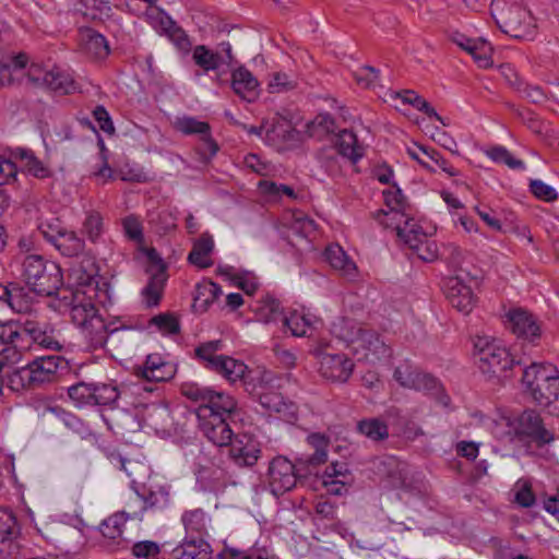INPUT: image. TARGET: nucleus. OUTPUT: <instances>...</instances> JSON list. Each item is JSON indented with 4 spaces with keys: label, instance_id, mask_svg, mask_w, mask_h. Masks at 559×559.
<instances>
[{
    "label": "nucleus",
    "instance_id": "nucleus-1",
    "mask_svg": "<svg viewBox=\"0 0 559 559\" xmlns=\"http://www.w3.org/2000/svg\"><path fill=\"white\" fill-rule=\"evenodd\" d=\"M185 395L197 402L195 414L204 437L217 447H227L235 436L227 419L237 411L236 400L209 388L190 386Z\"/></svg>",
    "mask_w": 559,
    "mask_h": 559
},
{
    "label": "nucleus",
    "instance_id": "nucleus-2",
    "mask_svg": "<svg viewBox=\"0 0 559 559\" xmlns=\"http://www.w3.org/2000/svg\"><path fill=\"white\" fill-rule=\"evenodd\" d=\"M96 286L90 280L71 290H66L62 299L69 307L72 322L93 348L103 347L108 337V330L103 317L94 304Z\"/></svg>",
    "mask_w": 559,
    "mask_h": 559
},
{
    "label": "nucleus",
    "instance_id": "nucleus-3",
    "mask_svg": "<svg viewBox=\"0 0 559 559\" xmlns=\"http://www.w3.org/2000/svg\"><path fill=\"white\" fill-rule=\"evenodd\" d=\"M493 433L499 439L516 440L523 444L534 443L538 448L555 439L554 433L544 426L540 415L532 409L514 417H502L496 421Z\"/></svg>",
    "mask_w": 559,
    "mask_h": 559
},
{
    "label": "nucleus",
    "instance_id": "nucleus-4",
    "mask_svg": "<svg viewBox=\"0 0 559 559\" xmlns=\"http://www.w3.org/2000/svg\"><path fill=\"white\" fill-rule=\"evenodd\" d=\"M333 333L348 343L356 355L370 362L388 358L390 346L373 330L365 329L360 323L349 319H341L333 324Z\"/></svg>",
    "mask_w": 559,
    "mask_h": 559
},
{
    "label": "nucleus",
    "instance_id": "nucleus-5",
    "mask_svg": "<svg viewBox=\"0 0 559 559\" xmlns=\"http://www.w3.org/2000/svg\"><path fill=\"white\" fill-rule=\"evenodd\" d=\"M490 12L503 33L518 39L534 38L536 33L534 17L521 3L507 0H492Z\"/></svg>",
    "mask_w": 559,
    "mask_h": 559
},
{
    "label": "nucleus",
    "instance_id": "nucleus-6",
    "mask_svg": "<svg viewBox=\"0 0 559 559\" xmlns=\"http://www.w3.org/2000/svg\"><path fill=\"white\" fill-rule=\"evenodd\" d=\"M22 276L28 288L39 296H51L60 287L62 275L57 264L38 254L27 255L22 263Z\"/></svg>",
    "mask_w": 559,
    "mask_h": 559
},
{
    "label": "nucleus",
    "instance_id": "nucleus-7",
    "mask_svg": "<svg viewBox=\"0 0 559 559\" xmlns=\"http://www.w3.org/2000/svg\"><path fill=\"white\" fill-rule=\"evenodd\" d=\"M522 382L542 406L549 405L559 396V372L551 364H531L523 370Z\"/></svg>",
    "mask_w": 559,
    "mask_h": 559
},
{
    "label": "nucleus",
    "instance_id": "nucleus-8",
    "mask_svg": "<svg viewBox=\"0 0 559 559\" xmlns=\"http://www.w3.org/2000/svg\"><path fill=\"white\" fill-rule=\"evenodd\" d=\"M479 369L489 376L508 378V371L514 364L509 350L497 341L479 337L475 343Z\"/></svg>",
    "mask_w": 559,
    "mask_h": 559
},
{
    "label": "nucleus",
    "instance_id": "nucleus-9",
    "mask_svg": "<svg viewBox=\"0 0 559 559\" xmlns=\"http://www.w3.org/2000/svg\"><path fill=\"white\" fill-rule=\"evenodd\" d=\"M150 265L146 269L148 282L142 290L143 302L146 307H156L164 293L167 282L166 265L155 250L147 253Z\"/></svg>",
    "mask_w": 559,
    "mask_h": 559
},
{
    "label": "nucleus",
    "instance_id": "nucleus-10",
    "mask_svg": "<svg viewBox=\"0 0 559 559\" xmlns=\"http://www.w3.org/2000/svg\"><path fill=\"white\" fill-rule=\"evenodd\" d=\"M316 356L319 362V372L323 378L333 382H346L352 376L354 362L346 354L318 349Z\"/></svg>",
    "mask_w": 559,
    "mask_h": 559
},
{
    "label": "nucleus",
    "instance_id": "nucleus-11",
    "mask_svg": "<svg viewBox=\"0 0 559 559\" xmlns=\"http://www.w3.org/2000/svg\"><path fill=\"white\" fill-rule=\"evenodd\" d=\"M297 483L295 465L284 456L274 457L269 466V486L274 496L292 490Z\"/></svg>",
    "mask_w": 559,
    "mask_h": 559
},
{
    "label": "nucleus",
    "instance_id": "nucleus-12",
    "mask_svg": "<svg viewBox=\"0 0 559 559\" xmlns=\"http://www.w3.org/2000/svg\"><path fill=\"white\" fill-rule=\"evenodd\" d=\"M227 445L229 457L241 467L255 465L261 456L260 442L248 433L235 435Z\"/></svg>",
    "mask_w": 559,
    "mask_h": 559
},
{
    "label": "nucleus",
    "instance_id": "nucleus-13",
    "mask_svg": "<svg viewBox=\"0 0 559 559\" xmlns=\"http://www.w3.org/2000/svg\"><path fill=\"white\" fill-rule=\"evenodd\" d=\"M445 295L451 306L464 314L471 313L476 305V296L462 274H456L447 280Z\"/></svg>",
    "mask_w": 559,
    "mask_h": 559
},
{
    "label": "nucleus",
    "instance_id": "nucleus-14",
    "mask_svg": "<svg viewBox=\"0 0 559 559\" xmlns=\"http://www.w3.org/2000/svg\"><path fill=\"white\" fill-rule=\"evenodd\" d=\"M371 471L380 479L386 480L391 487L406 486V465L393 455H382L371 461Z\"/></svg>",
    "mask_w": 559,
    "mask_h": 559
},
{
    "label": "nucleus",
    "instance_id": "nucleus-15",
    "mask_svg": "<svg viewBox=\"0 0 559 559\" xmlns=\"http://www.w3.org/2000/svg\"><path fill=\"white\" fill-rule=\"evenodd\" d=\"M128 503H132L135 510H141L142 515L147 510H163L169 504V489L163 485L143 486L141 489L135 488V497L130 499Z\"/></svg>",
    "mask_w": 559,
    "mask_h": 559
},
{
    "label": "nucleus",
    "instance_id": "nucleus-16",
    "mask_svg": "<svg viewBox=\"0 0 559 559\" xmlns=\"http://www.w3.org/2000/svg\"><path fill=\"white\" fill-rule=\"evenodd\" d=\"M396 234L411 249L416 251L420 260L432 262L438 258V247L436 242L428 240L423 233L416 231L414 225L408 226L407 221L405 222V226L396 225Z\"/></svg>",
    "mask_w": 559,
    "mask_h": 559
},
{
    "label": "nucleus",
    "instance_id": "nucleus-17",
    "mask_svg": "<svg viewBox=\"0 0 559 559\" xmlns=\"http://www.w3.org/2000/svg\"><path fill=\"white\" fill-rule=\"evenodd\" d=\"M394 379L402 386L416 391H432L438 386V381L433 377L419 371L407 361L395 368Z\"/></svg>",
    "mask_w": 559,
    "mask_h": 559
},
{
    "label": "nucleus",
    "instance_id": "nucleus-18",
    "mask_svg": "<svg viewBox=\"0 0 559 559\" xmlns=\"http://www.w3.org/2000/svg\"><path fill=\"white\" fill-rule=\"evenodd\" d=\"M384 202L390 211H379L376 215L377 221L383 225L385 228H394L396 230V225H401V222L404 223L407 221L409 223V218L403 213L404 209V197L400 189H388L383 191Z\"/></svg>",
    "mask_w": 559,
    "mask_h": 559
},
{
    "label": "nucleus",
    "instance_id": "nucleus-19",
    "mask_svg": "<svg viewBox=\"0 0 559 559\" xmlns=\"http://www.w3.org/2000/svg\"><path fill=\"white\" fill-rule=\"evenodd\" d=\"M295 140L296 130L288 118L276 114L271 121H267L264 138L266 144L283 150Z\"/></svg>",
    "mask_w": 559,
    "mask_h": 559
},
{
    "label": "nucleus",
    "instance_id": "nucleus-20",
    "mask_svg": "<svg viewBox=\"0 0 559 559\" xmlns=\"http://www.w3.org/2000/svg\"><path fill=\"white\" fill-rule=\"evenodd\" d=\"M176 368L165 361L158 354L146 357L143 367L136 370V376L146 382H166L174 378Z\"/></svg>",
    "mask_w": 559,
    "mask_h": 559
},
{
    "label": "nucleus",
    "instance_id": "nucleus-21",
    "mask_svg": "<svg viewBox=\"0 0 559 559\" xmlns=\"http://www.w3.org/2000/svg\"><path fill=\"white\" fill-rule=\"evenodd\" d=\"M63 359L57 355L41 356L28 362L36 388L57 379Z\"/></svg>",
    "mask_w": 559,
    "mask_h": 559
},
{
    "label": "nucleus",
    "instance_id": "nucleus-22",
    "mask_svg": "<svg viewBox=\"0 0 559 559\" xmlns=\"http://www.w3.org/2000/svg\"><path fill=\"white\" fill-rule=\"evenodd\" d=\"M0 344L11 345L3 348L2 354L7 358L16 360L19 358V349L27 347L23 342V325L15 321H0Z\"/></svg>",
    "mask_w": 559,
    "mask_h": 559
},
{
    "label": "nucleus",
    "instance_id": "nucleus-23",
    "mask_svg": "<svg viewBox=\"0 0 559 559\" xmlns=\"http://www.w3.org/2000/svg\"><path fill=\"white\" fill-rule=\"evenodd\" d=\"M510 329L519 337L534 342L540 336V326L534 316L523 309H514L507 314Z\"/></svg>",
    "mask_w": 559,
    "mask_h": 559
},
{
    "label": "nucleus",
    "instance_id": "nucleus-24",
    "mask_svg": "<svg viewBox=\"0 0 559 559\" xmlns=\"http://www.w3.org/2000/svg\"><path fill=\"white\" fill-rule=\"evenodd\" d=\"M231 88L236 95L246 102H254L260 92L258 79L243 66L231 72Z\"/></svg>",
    "mask_w": 559,
    "mask_h": 559
},
{
    "label": "nucleus",
    "instance_id": "nucleus-25",
    "mask_svg": "<svg viewBox=\"0 0 559 559\" xmlns=\"http://www.w3.org/2000/svg\"><path fill=\"white\" fill-rule=\"evenodd\" d=\"M134 519L141 520L142 511L135 510L132 503H127L123 511L116 512L102 522L100 533L105 538L116 540L122 536L126 522Z\"/></svg>",
    "mask_w": 559,
    "mask_h": 559
},
{
    "label": "nucleus",
    "instance_id": "nucleus-26",
    "mask_svg": "<svg viewBox=\"0 0 559 559\" xmlns=\"http://www.w3.org/2000/svg\"><path fill=\"white\" fill-rule=\"evenodd\" d=\"M273 376L271 372H263L259 384L254 385L251 392L258 396L260 404L266 411L282 413L286 409L287 404L280 393L270 391L266 388V384L271 382Z\"/></svg>",
    "mask_w": 559,
    "mask_h": 559
},
{
    "label": "nucleus",
    "instance_id": "nucleus-27",
    "mask_svg": "<svg viewBox=\"0 0 559 559\" xmlns=\"http://www.w3.org/2000/svg\"><path fill=\"white\" fill-rule=\"evenodd\" d=\"M325 260L342 276L353 280L357 275L355 262L346 254L343 248L333 243L326 247L324 251Z\"/></svg>",
    "mask_w": 559,
    "mask_h": 559
},
{
    "label": "nucleus",
    "instance_id": "nucleus-28",
    "mask_svg": "<svg viewBox=\"0 0 559 559\" xmlns=\"http://www.w3.org/2000/svg\"><path fill=\"white\" fill-rule=\"evenodd\" d=\"M171 555L175 559H211L212 550L204 539L186 537L173 549Z\"/></svg>",
    "mask_w": 559,
    "mask_h": 559
},
{
    "label": "nucleus",
    "instance_id": "nucleus-29",
    "mask_svg": "<svg viewBox=\"0 0 559 559\" xmlns=\"http://www.w3.org/2000/svg\"><path fill=\"white\" fill-rule=\"evenodd\" d=\"M80 43L83 51L94 59H104L109 55L106 38L93 28L80 31Z\"/></svg>",
    "mask_w": 559,
    "mask_h": 559
},
{
    "label": "nucleus",
    "instance_id": "nucleus-30",
    "mask_svg": "<svg viewBox=\"0 0 559 559\" xmlns=\"http://www.w3.org/2000/svg\"><path fill=\"white\" fill-rule=\"evenodd\" d=\"M28 338L34 344L47 349H60L62 346L52 331L43 329L39 323L26 321L23 324V342Z\"/></svg>",
    "mask_w": 559,
    "mask_h": 559
},
{
    "label": "nucleus",
    "instance_id": "nucleus-31",
    "mask_svg": "<svg viewBox=\"0 0 559 559\" xmlns=\"http://www.w3.org/2000/svg\"><path fill=\"white\" fill-rule=\"evenodd\" d=\"M213 371L224 377L230 383L243 381L247 385V390L250 391L248 388L249 383L247 382L248 367L243 361L224 355V357L216 362Z\"/></svg>",
    "mask_w": 559,
    "mask_h": 559
},
{
    "label": "nucleus",
    "instance_id": "nucleus-32",
    "mask_svg": "<svg viewBox=\"0 0 559 559\" xmlns=\"http://www.w3.org/2000/svg\"><path fill=\"white\" fill-rule=\"evenodd\" d=\"M214 249V240L209 234H203L197 239L188 255V261L199 267L206 269L213 265L212 252Z\"/></svg>",
    "mask_w": 559,
    "mask_h": 559
},
{
    "label": "nucleus",
    "instance_id": "nucleus-33",
    "mask_svg": "<svg viewBox=\"0 0 559 559\" xmlns=\"http://www.w3.org/2000/svg\"><path fill=\"white\" fill-rule=\"evenodd\" d=\"M159 26L163 33L170 39L179 51L183 53L190 52L192 43L189 36L169 16L160 15Z\"/></svg>",
    "mask_w": 559,
    "mask_h": 559
},
{
    "label": "nucleus",
    "instance_id": "nucleus-34",
    "mask_svg": "<svg viewBox=\"0 0 559 559\" xmlns=\"http://www.w3.org/2000/svg\"><path fill=\"white\" fill-rule=\"evenodd\" d=\"M53 246L62 255L78 257L85 250V240L66 227Z\"/></svg>",
    "mask_w": 559,
    "mask_h": 559
},
{
    "label": "nucleus",
    "instance_id": "nucleus-35",
    "mask_svg": "<svg viewBox=\"0 0 559 559\" xmlns=\"http://www.w3.org/2000/svg\"><path fill=\"white\" fill-rule=\"evenodd\" d=\"M284 326H286L293 336H307L309 331L316 329L317 319L299 311H292L288 316L282 318Z\"/></svg>",
    "mask_w": 559,
    "mask_h": 559
},
{
    "label": "nucleus",
    "instance_id": "nucleus-36",
    "mask_svg": "<svg viewBox=\"0 0 559 559\" xmlns=\"http://www.w3.org/2000/svg\"><path fill=\"white\" fill-rule=\"evenodd\" d=\"M104 233L105 224L102 214L95 210L87 211L82 223V234L90 242L99 243Z\"/></svg>",
    "mask_w": 559,
    "mask_h": 559
},
{
    "label": "nucleus",
    "instance_id": "nucleus-37",
    "mask_svg": "<svg viewBox=\"0 0 559 559\" xmlns=\"http://www.w3.org/2000/svg\"><path fill=\"white\" fill-rule=\"evenodd\" d=\"M192 59L204 72L214 71L226 62L218 52L211 50L205 45H198L193 48Z\"/></svg>",
    "mask_w": 559,
    "mask_h": 559
},
{
    "label": "nucleus",
    "instance_id": "nucleus-38",
    "mask_svg": "<svg viewBox=\"0 0 559 559\" xmlns=\"http://www.w3.org/2000/svg\"><path fill=\"white\" fill-rule=\"evenodd\" d=\"M13 156L20 163V166L33 176L41 179L50 176V170L34 156L33 152L17 148L14 151Z\"/></svg>",
    "mask_w": 559,
    "mask_h": 559
},
{
    "label": "nucleus",
    "instance_id": "nucleus-39",
    "mask_svg": "<svg viewBox=\"0 0 559 559\" xmlns=\"http://www.w3.org/2000/svg\"><path fill=\"white\" fill-rule=\"evenodd\" d=\"M336 146L343 156L357 162L364 154V150L357 143V136L353 131L342 130L337 135Z\"/></svg>",
    "mask_w": 559,
    "mask_h": 559
},
{
    "label": "nucleus",
    "instance_id": "nucleus-40",
    "mask_svg": "<svg viewBox=\"0 0 559 559\" xmlns=\"http://www.w3.org/2000/svg\"><path fill=\"white\" fill-rule=\"evenodd\" d=\"M307 442L313 449V453L306 457L305 462L313 466L325 463L330 439L322 433H311L308 436Z\"/></svg>",
    "mask_w": 559,
    "mask_h": 559
},
{
    "label": "nucleus",
    "instance_id": "nucleus-41",
    "mask_svg": "<svg viewBox=\"0 0 559 559\" xmlns=\"http://www.w3.org/2000/svg\"><path fill=\"white\" fill-rule=\"evenodd\" d=\"M7 386L13 392L36 388L28 364L13 369L7 374Z\"/></svg>",
    "mask_w": 559,
    "mask_h": 559
},
{
    "label": "nucleus",
    "instance_id": "nucleus-42",
    "mask_svg": "<svg viewBox=\"0 0 559 559\" xmlns=\"http://www.w3.org/2000/svg\"><path fill=\"white\" fill-rule=\"evenodd\" d=\"M112 463L115 465H119L120 468L126 472L128 477L131 478V483H132V486L134 489H135V485L141 484V481L150 473L148 466L140 461L126 460L121 456H117V457H112Z\"/></svg>",
    "mask_w": 559,
    "mask_h": 559
},
{
    "label": "nucleus",
    "instance_id": "nucleus-43",
    "mask_svg": "<svg viewBox=\"0 0 559 559\" xmlns=\"http://www.w3.org/2000/svg\"><path fill=\"white\" fill-rule=\"evenodd\" d=\"M298 86V79L295 75L283 71H275L269 75L267 91L272 94L290 92Z\"/></svg>",
    "mask_w": 559,
    "mask_h": 559
},
{
    "label": "nucleus",
    "instance_id": "nucleus-44",
    "mask_svg": "<svg viewBox=\"0 0 559 559\" xmlns=\"http://www.w3.org/2000/svg\"><path fill=\"white\" fill-rule=\"evenodd\" d=\"M24 288L17 285L5 286L0 284V301H5L16 312L26 311L28 306L24 301Z\"/></svg>",
    "mask_w": 559,
    "mask_h": 559
},
{
    "label": "nucleus",
    "instance_id": "nucleus-45",
    "mask_svg": "<svg viewBox=\"0 0 559 559\" xmlns=\"http://www.w3.org/2000/svg\"><path fill=\"white\" fill-rule=\"evenodd\" d=\"M357 430L373 441L384 440L389 437L388 425L379 418H367L358 421Z\"/></svg>",
    "mask_w": 559,
    "mask_h": 559
},
{
    "label": "nucleus",
    "instance_id": "nucleus-46",
    "mask_svg": "<svg viewBox=\"0 0 559 559\" xmlns=\"http://www.w3.org/2000/svg\"><path fill=\"white\" fill-rule=\"evenodd\" d=\"M222 294L221 287L211 281H203L195 287L194 304L206 309Z\"/></svg>",
    "mask_w": 559,
    "mask_h": 559
},
{
    "label": "nucleus",
    "instance_id": "nucleus-47",
    "mask_svg": "<svg viewBox=\"0 0 559 559\" xmlns=\"http://www.w3.org/2000/svg\"><path fill=\"white\" fill-rule=\"evenodd\" d=\"M50 74L51 76L47 87L51 88L52 91L69 94L76 88L73 78L66 70L59 67H52L50 69Z\"/></svg>",
    "mask_w": 559,
    "mask_h": 559
},
{
    "label": "nucleus",
    "instance_id": "nucleus-48",
    "mask_svg": "<svg viewBox=\"0 0 559 559\" xmlns=\"http://www.w3.org/2000/svg\"><path fill=\"white\" fill-rule=\"evenodd\" d=\"M174 128L186 135L191 134H205L211 131V127L205 121H200L194 117L183 116L178 117L174 121Z\"/></svg>",
    "mask_w": 559,
    "mask_h": 559
},
{
    "label": "nucleus",
    "instance_id": "nucleus-49",
    "mask_svg": "<svg viewBox=\"0 0 559 559\" xmlns=\"http://www.w3.org/2000/svg\"><path fill=\"white\" fill-rule=\"evenodd\" d=\"M221 348V341H210L198 346L195 355L204 362L205 368L213 370L216 362L224 357V355H217Z\"/></svg>",
    "mask_w": 559,
    "mask_h": 559
},
{
    "label": "nucleus",
    "instance_id": "nucleus-50",
    "mask_svg": "<svg viewBox=\"0 0 559 559\" xmlns=\"http://www.w3.org/2000/svg\"><path fill=\"white\" fill-rule=\"evenodd\" d=\"M94 405H112L120 396L119 389L114 383L93 384Z\"/></svg>",
    "mask_w": 559,
    "mask_h": 559
},
{
    "label": "nucleus",
    "instance_id": "nucleus-51",
    "mask_svg": "<svg viewBox=\"0 0 559 559\" xmlns=\"http://www.w3.org/2000/svg\"><path fill=\"white\" fill-rule=\"evenodd\" d=\"M93 384L79 382L68 389V395L79 407L94 405Z\"/></svg>",
    "mask_w": 559,
    "mask_h": 559
},
{
    "label": "nucleus",
    "instance_id": "nucleus-52",
    "mask_svg": "<svg viewBox=\"0 0 559 559\" xmlns=\"http://www.w3.org/2000/svg\"><path fill=\"white\" fill-rule=\"evenodd\" d=\"M19 534V526L13 512L9 509H0V543L11 540Z\"/></svg>",
    "mask_w": 559,
    "mask_h": 559
},
{
    "label": "nucleus",
    "instance_id": "nucleus-53",
    "mask_svg": "<svg viewBox=\"0 0 559 559\" xmlns=\"http://www.w3.org/2000/svg\"><path fill=\"white\" fill-rule=\"evenodd\" d=\"M307 131L311 136H323L335 131V121L329 114H319L307 124Z\"/></svg>",
    "mask_w": 559,
    "mask_h": 559
},
{
    "label": "nucleus",
    "instance_id": "nucleus-54",
    "mask_svg": "<svg viewBox=\"0 0 559 559\" xmlns=\"http://www.w3.org/2000/svg\"><path fill=\"white\" fill-rule=\"evenodd\" d=\"M479 68L492 66V47L486 40H477L468 52Z\"/></svg>",
    "mask_w": 559,
    "mask_h": 559
},
{
    "label": "nucleus",
    "instance_id": "nucleus-55",
    "mask_svg": "<svg viewBox=\"0 0 559 559\" xmlns=\"http://www.w3.org/2000/svg\"><path fill=\"white\" fill-rule=\"evenodd\" d=\"M487 156L496 163L504 164L511 169H523L524 163L516 159L503 146H495L487 151Z\"/></svg>",
    "mask_w": 559,
    "mask_h": 559
},
{
    "label": "nucleus",
    "instance_id": "nucleus-56",
    "mask_svg": "<svg viewBox=\"0 0 559 559\" xmlns=\"http://www.w3.org/2000/svg\"><path fill=\"white\" fill-rule=\"evenodd\" d=\"M160 550V545L156 542L141 540L133 544L131 554L138 559H156Z\"/></svg>",
    "mask_w": 559,
    "mask_h": 559
},
{
    "label": "nucleus",
    "instance_id": "nucleus-57",
    "mask_svg": "<svg viewBox=\"0 0 559 559\" xmlns=\"http://www.w3.org/2000/svg\"><path fill=\"white\" fill-rule=\"evenodd\" d=\"M64 228L66 226L61 223V221L55 217L50 219H44L38 225V230L40 234L48 242L52 245L57 241Z\"/></svg>",
    "mask_w": 559,
    "mask_h": 559
},
{
    "label": "nucleus",
    "instance_id": "nucleus-58",
    "mask_svg": "<svg viewBox=\"0 0 559 559\" xmlns=\"http://www.w3.org/2000/svg\"><path fill=\"white\" fill-rule=\"evenodd\" d=\"M169 418V409L160 404H152L146 407L144 419L147 425L158 428L163 426Z\"/></svg>",
    "mask_w": 559,
    "mask_h": 559
},
{
    "label": "nucleus",
    "instance_id": "nucleus-59",
    "mask_svg": "<svg viewBox=\"0 0 559 559\" xmlns=\"http://www.w3.org/2000/svg\"><path fill=\"white\" fill-rule=\"evenodd\" d=\"M151 323L164 334H177L180 330L178 319L170 313H160L151 319Z\"/></svg>",
    "mask_w": 559,
    "mask_h": 559
},
{
    "label": "nucleus",
    "instance_id": "nucleus-60",
    "mask_svg": "<svg viewBox=\"0 0 559 559\" xmlns=\"http://www.w3.org/2000/svg\"><path fill=\"white\" fill-rule=\"evenodd\" d=\"M182 523L187 532L201 533L205 528V514L199 509L187 511L182 515Z\"/></svg>",
    "mask_w": 559,
    "mask_h": 559
},
{
    "label": "nucleus",
    "instance_id": "nucleus-61",
    "mask_svg": "<svg viewBox=\"0 0 559 559\" xmlns=\"http://www.w3.org/2000/svg\"><path fill=\"white\" fill-rule=\"evenodd\" d=\"M292 230L302 237H308L317 229V224L304 213L294 214Z\"/></svg>",
    "mask_w": 559,
    "mask_h": 559
},
{
    "label": "nucleus",
    "instance_id": "nucleus-62",
    "mask_svg": "<svg viewBox=\"0 0 559 559\" xmlns=\"http://www.w3.org/2000/svg\"><path fill=\"white\" fill-rule=\"evenodd\" d=\"M530 190L536 198L546 202L555 201L558 198L557 191L539 179L531 181Z\"/></svg>",
    "mask_w": 559,
    "mask_h": 559
},
{
    "label": "nucleus",
    "instance_id": "nucleus-63",
    "mask_svg": "<svg viewBox=\"0 0 559 559\" xmlns=\"http://www.w3.org/2000/svg\"><path fill=\"white\" fill-rule=\"evenodd\" d=\"M26 75L29 82L44 86H48L49 79L51 76L50 69H46L39 63H32L27 68Z\"/></svg>",
    "mask_w": 559,
    "mask_h": 559
},
{
    "label": "nucleus",
    "instance_id": "nucleus-64",
    "mask_svg": "<svg viewBox=\"0 0 559 559\" xmlns=\"http://www.w3.org/2000/svg\"><path fill=\"white\" fill-rule=\"evenodd\" d=\"M355 80L357 84L362 87H371L374 86L379 79V71L372 67L366 66L359 68L354 73Z\"/></svg>",
    "mask_w": 559,
    "mask_h": 559
}]
</instances>
